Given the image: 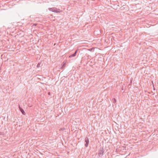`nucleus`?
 <instances>
[{
	"instance_id": "6",
	"label": "nucleus",
	"mask_w": 158,
	"mask_h": 158,
	"mask_svg": "<svg viewBox=\"0 0 158 158\" xmlns=\"http://www.w3.org/2000/svg\"><path fill=\"white\" fill-rule=\"evenodd\" d=\"M112 101L114 103H115L116 102V100L115 98H113L112 99Z\"/></svg>"
},
{
	"instance_id": "3",
	"label": "nucleus",
	"mask_w": 158,
	"mask_h": 158,
	"mask_svg": "<svg viewBox=\"0 0 158 158\" xmlns=\"http://www.w3.org/2000/svg\"><path fill=\"white\" fill-rule=\"evenodd\" d=\"M85 141L86 142V143L85 144V146L86 147H87L88 146V144L89 143V138L87 137H86L85 139Z\"/></svg>"
},
{
	"instance_id": "8",
	"label": "nucleus",
	"mask_w": 158,
	"mask_h": 158,
	"mask_svg": "<svg viewBox=\"0 0 158 158\" xmlns=\"http://www.w3.org/2000/svg\"><path fill=\"white\" fill-rule=\"evenodd\" d=\"M0 135H4V133L3 132H0Z\"/></svg>"
},
{
	"instance_id": "9",
	"label": "nucleus",
	"mask_w": 158,
	"mask_h": 158,
	"mask_svg": "<svg viewBox=\"0 0 158 158\" xmlns=\"http://www.w3.org/2000/svg\"><path fill=\"white\" fill-rule=\"evenodd\" d=\"M65 128H60V131H64V130H65Z\"/></svg>"
},
{
	"instance_id": "12",
	"label": "nucleus",
	"mask_w": 158,
	"mask_h": 158,
	"mask_svg": "<svg viewBox=\"0 0 158 158\" xmlns=\"http://www.w3.org/2000/svg\"><path fill=\"white\" fill-rule=\"evenodd\" d=\"M123 87L122 88V89L123 90Z\"/></svg>"
},
{
	"instance_id": "1",
	"label": "nucleus",
	"mask_w": 158,
	"mask_h": 158,
	"mask_svg": "<svg viewBox=\"0 0 158 158\" xmlns=\"http://www.w3.org/2000/svg\"><path fill=\"white\" fill-rule=\"evenodd\" d=\"M48 10L50 11L55 13H58L60 12V11H59V10L60 9H57L56 8H55L54 7L50 8L48 9Z\"/></svg>"
},
{
	"instance_id": "4",
	"label": "nucleus",
	"mask_w": 158,
	"mask_h": 158,
	"mask_svg": "<svg viewBox=\"0 0 158 158\" xmlns=\"http://www.w3.org/2000/svg\"><path fill=\"white\" fill-rule=\"evenodd\" d=\"M19 108L20 111L21 112L22 114L23 115L25 114V113L23 110L21 108L20 106H19Z\"/></svg>"
},
{
	"instance_id": "11",
	"label": "nucleus",
	"mask_w": 158,
	"mask_h": 158,
	"mask_svg": "<svg viewBox=\"0 0 158 158\" xmlns=\"http://www.w3.org/2000/svg\"><path fill=\"white\" fill-rule=\"evenodd\" d=\"M34 25L35 26L36 25V24H34Z\"/></svg>"
},
{
	"instance_id": "10",
	"label": "nucleus",
	"mask_w": 158,
	"mask_h": 158,
	"mask_svg": "<svg viewBox=\"0 0 158 158\" xmlns=\"http://www.w3.org/2000/svg\"><path fill=\"white\" fill-rule=\"evenodd\" d=\"M48 95H50V92H48Z\"/></svg>"
},
{
	"instance_id": "7",
	"label": "nucleus",
	"mask_w": 158,
	"mask_h": 158,
	"mask_svg": "<svg viewBox=\"0 0 158 158\" xmlns=\"http://www.w3.org/2000/svg\"><path fill=\"white\" fill-rule=\"evenodd\" d=\"M41 64V63H38V64H37V68H39L40 67V65Z\"/></svg>"
},
{
	"instance_id": "2",
	"label": "nucleus",
	"mask_w": 158,
	"mask_h": 158,
	"mask_svg": "<svg viewBox=\"0 0 158 158\" xmlns=\"http://www.w3.org/2000/svg\"><path fill=\"white\" fill-rule=\"evenodd\" d=\"M105 150L103 147H101L99 150L98 155L99 156H102L103 155Z\"/></svg>"
},
{
	"instance_id": "5",
	"label": "nucleus",
	"mask_w": 158,
	"mask_h": 158,
	"mask_svg": "<svg viewBox=\"0 0 158 158\" xmlns=\"http://www.w3.org/2000/svg\"><path fill=\"white\" fill-rule=\"evenodd\" d=\"M77 50L75 51V52L73 54H72L70 55L69 56V57H73L75 56L76 55V53H77Z\"/></svg>"
}]
</instances>
